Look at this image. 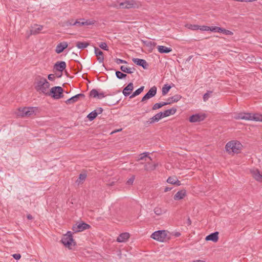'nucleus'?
<instances>
[{
	"label": "nucleus",
	"mask_w": 262,
	"mask_h": 262,
	"mask_svg": "<svg viewBox=\"0 0 262 262\" xmlns=\"http://www.w3.org/2000/svg\"><path fill=\"white\" fill-rule=\"evenodd\" d=\"M109 6L117 9H130L138 8L141 6V4L135 0H117Z\"/></svg>",
	"instance_id": "nucleus-1"
},
{
	"label": "nucleus",
	"mask_w": 262,
	"mask_h": 262,
	"mask_svg": "<svg viewBox=\"0 0 262 262\" xmlns=\"http://www.w3.org/2000/svg\"><path fill=\"white\" fill-rule=\"evenodd\" d=\"M49 87L50 83L46 78L39 77L36 80L35 88L37 92L47 95L49 91Z\"/></svg>",
	"instance_id": "nucleus-2"
},
{
	"label": "nucleus",
	"mask_w": 262,
	"mask_h": 262,
	"mask_svg": "<svg viewBox=\"0 0 262 262\" xmlns=\"http://www.w3.org/2000/svg\"><path fill=\"white\" fill-rule=\"evenodd\" d=\"M242 147L241 143L237 141H231L226 145V149L229 153H238Z\"/></svg>",
	"instance_id": "nucleus-3"
},
{
	"label": "nucleus",
	"mask_w": 262,
	"mask_h": 262,
	"mask_svg": "<svg viewBox=\"0 0 262 262\" xmlns=\"http://www.w3.org/2000/svg\"><path fill=\"white\" fill-rule=\"evenodd\" d=\"M63 90L60 86H54L49 91L47 95L51 96L55 99H59L63 97Z\"/></svg>",
	"instance_id": "nucleus-4"
},
{
	"label": "nucleus",
	"mask_w": 262,
	"mask_h": 262,
	"mask_svg": "<svg viewBox=\"0 0 262 262\" xmlns=\"http://www.w3.org/2000/svg\"><path fill=\"white\" fill-rule=\"evenodd\" d=\"M61 241L64 246L70 249L72 245L74 246L75 245V242L73 238L72 233L71 231H68L67 234H64Z\"/></svg>",
	"instance_id": "nucleus-5"
},
{
	"label": "nucleus",
	"mask_w": 262,
	"mask_h": 262,
	"mask_svg": "<svg viewBox=\"0 0 262 262\" xmlns=\"http://www.w3.org/2000/svg\"><path fill=\"white\" fill-rule=\"evenodd\" d=\"M168 232L166 230H158L154 232L151 235V237L158 241L163 242L168 239L167 237Z\"/></svg>",
	"instance_id": "nucleus-6"
},
{
	"label": "nucleus",
	"mask_w": 262,
	"mask_h": 262,
	"mask_svg": "<svg viewBox=\"0 0 262 262\" xmlns=\"http://www.w3.org/2000/svg\"><path fill=\"white\" fill-rule=\"evenodd\" d=\"M90 228V226L89 224H87L85 223L82 222L78 224H76L73 225L72 227V230L75 232H81L84 230L89 229Z\"/></svg>",
	"instance_id": "nucleus-7"
},
{
	"label": "nucleus",
	"mask_w": 262,
	"mask_h": 262,
	"mask_svg": "<svg viewBox=\"0 0 262 262\" xmlns=\"http://www.w3.org/2000/svg\"><path fill=\"white\" fill-rule=\"evenodd\" d=\"M252 114L249 113H239L235 114L234 118L235 119H243L246 120H252Z\"/></svg>",
	"instance_id": "nucleus-8"
},
{
	"label": "nucleus",
	"mask_w": 262,
	"mask_h": 262,
	"mask_svg": "<svg viewBox=\"0 0 262 262\" xmlns=\"http://www.w3.org/2000/svg\"><path fill=\"white\" fill-rule=\"evenodd\" d=\"M157 93V88L155 86L150 89L148 92L143 97L141 102H145L147 100L154 97Z\"/></svg>",
	"instance_id": "nucleus-9"
},
{
	"label": "nucleus",
	"mask_w": 262,
	"mask_h": 262,
	"mask_svg": "<svg viewBox=\"0 0 262 262\" xmlns=\"http://www.w3.org/2000/svg\"><path fill=\"white\" fill-rule=\"evenodd\" d=\"M205 118V115H201L198 114H196L191 116L189 117V120L191 123H195L204 120Z\"/></svg>",
	"instance_id": "nucleus-10"
},
{
	"label": "nucleus",
	"mask_w": 262,
	"mask_h": 262,
	"mask_svg": "<svg viewBox=\"0 0 262 262\" xmlns=\"http://www.w3.org/2000/svg\"><path fill=\"white\" fill-rule=\"evenodd\" d=\"M250 172L256 181L262 182V173H260L257 169H251Z\"/></svg>",
	"instance_id": "nucleus-11"
},
{
	"label": "nucleus",
	"mask_w": 262,
	"mask_h": 262,
	"mask_svg": "<svg viewBox=\"0 0 262 262\" xmlns=\"http://www.w3.org/2000/svg\"><path fill=\"white\" fill-rule=\"evenodd\" d=\"M43 26L37 24H34L31 27L30 35H36L42 30Z\"/></svg>",
	"instance_id": "nucleus-12"
},
{
	"label": "nucleus",
	"mask_w": 262,
	"mask_h": 262,
	"mask_svg": "<svg viewBox=\"0 0 262 262\" xmlns=\"http://www.w3.org/2000/svg\"><path fill=\"white\" fill-rule=\"evenodd\" d=\"M68 47L67 42L63 41L58 43L55 49V52L57 54H60L63 51V50Z\"/></svg>",
	"instance_id": "nucleus-13"
},
{
	"label": "nucleus",
	"mask_w": 262,
	"mask_h": 262,
	"mask_svg": "<svg viewBox=\"0 0 262 262\" xmlns=\"http://www.w3.org/2000/svg\"><path fill=\"white\" fill-rule=\"evenodd\" d=\"M89 96L93 98H97L99 99H101L105 97L103 93H99L96 89L92 90L90 92Z\"/></svg>",
	"instance_id": "nucleus-14"
},
{
	"label": "nucleus",
	"mask_w": 262,
	"mask_h": 262,
	"mask_svg": "<svg viewBox=\"0 0 262 262\" xmlns=\"http://www.w3.org/2000/svg\"><path fill=\"white\" fill-rule=\"evenodd\" d=\"M134 89V84L132 82L129 83L122 91L123 94L126 97L129 96Z\"/></svg>",
	"instance_id": "nucleus-15"
},
{
	"label": "nucleus",
	"mask_w": 262,
	"mask_h": 262,
	"mask_svg": "<svg viewBox=\"0 0 262 262\" xmlns=\"http://www.w3.org/2000/svg\"><path fill=\"white\" fill-rule=\"evenodd\" d=\"M133 61L138 66H141L144 69H147L148 66V64L147 63L145 60L139 59V58H133Z\"/></svg>",
	"instance_id": "nucleus-16"
},
{
	"label": "nucleus",
	"mask_w": 262,
	"mask_h": 262,
	"mask_svg": "<svg viewBox=\"0 0 262 262\" xmlns=\"http://www.w3.org/2000/svg\"><path fill=\"white\" fill-rule=\"evenodd\" d=\"M66 68V63L64 61H58L54 66V69L62 72Z\"/></svg>",
	"instance_id": "nucleus-17"
},
{
	"label": "nucleus",
	"mask_w": 262,
	"mask_h": 262,
	"mask_svg": "<svg viewBox=\"0 0 262 262\" xmlns=\"http://www.w3.org/2000/svg\"><path fill=\"white\" fill-rule=\"evenodd\" d=\"M186 195V191L185 189L178 191L173 196L174 200H180L183 199Z\"/></svg>",
	"instance_id": "nucleus-18"
},
{
	"label": "nucleus",
	"mask_w": 262,
	"mask_h": 262,
	"mask_svg": "<svg viewBox=\"0 0 262 262\" xmlns=\"http://www.w3.org/2000/svg\"><path fill=\"white\" fill-rule=\"evenodd\" d=\"M129 236L130 235L128 233H122L119 235L116 241L119 243L125 242L129 238Z\"/></svg>",
	"instance_id": "nucleus-19"
},
{
	"label": "nucleus",
	"mask_w": 262,
	"mask_h": 262,
	"mask_svg": "<svg viewBox=\"0 0 262 262\" xmlns=\"http://www.w3.org/2000/svg\"><path fill=\"white\" fill-rule=\"evenodd\" d=\"M219 232H215L214 233H212L210 234L207 235L205 239L206 241H211L213 242H216L219 239Z\"/></svg>",
	"instance_id": "nucleus-20"
},
{
	"label": "nucleus",
	"mask_w": 262,
	"mask_h": 262,
	"mask_svg": "<svg viewBox=\"0 0 262 262\" xmlns=\"http://www.w3.org/2000/svg\"><path fill=\"white\" fill-rule=\"evenodd\" d=\"M95 53L97 57V60L99 63H102L104 60L103 52L98 48L95 47Z\"/></svg>",
	"instance_id": "nucleus-21"
},
{
	"label": "nucleus",
	"mask_w": 262,
	"mask_h": 262,
	"mask_svg": "<svg viewBox=\"0 0 262 262\" xmlns=\"http://www.w3.org/2000/svg\"><path fill=\"white\" fill-rule=\"evenodd\" d=\"M167 182L169 184L176 185L177 186H180L181 184V182L178 180L177 177L175 176L169 177L167 179Z\"/></svg>",
	"instance_id": "nucleus-22"
},
{
	"label": "nucleus",
	"mask_w": 262,
	"mask_h": 262,
	"mask_svg": "<svg viewBox=\"0 0 262 262\" xmlns=\"http://www.w3.org/2000/svg\"><path fill=\"white\" fill-rule=\"evenodd\" d=\"M81 20L82 21H80L77 20L76 21H74V23H73V26H88L94 24V22L93 21H90L88 20L84 21V19H81Z\"/></svg>",
	"instance_id": "nucleus-23"
},
{
	"label": "nucleus",
	"mask_w": 262,
	"mask_h": 262,
	"mask_svg": "<svg viewBox=\"0 0 262 262\" xmlns=\"http://www.w3.org/2000/svg\"><path fill=\"white\" fill-rule=\"evenodd\" d=\"M163 116L162 115V112H160L158 114H157L156 115H155L152 118H150L149 120V122L150 124L154 123L156 122H158L160 119L163 118Z\"/></svg>",
	"instance_id": "nucleus-24"
},
{
	"label": "nucleus",
	"mask_w": 262,
	"mask_h": 262,
	"mask_svg": "<svg viewBox=\"0 0 262 262\" xmlns=\"http://www.w3.org/2000/svg\"><path fill=\"white\" fill-rule=\"evenodd\" d=\"M177 109L174 107H172L170 109L167 110L164 112H162V115L163 118L168 117L171 115H173L176 113Z\"/></svg>",
	"instance_id": "nucleus-25"
},
{
	"label": "nucleus",
	"mask_w": 262,
	"mask_h": 262,
	"mask_svg": "<svg viewBox=\"0 0 262 262\" xmlns=\"http://www.w3.org/2000/svg\"><path fill=\"white\" fill-rule=\"evenodd\" d=\"M157 49L160 53H168L172 51L171 48L163 46H158Z\"/></svg>",
	"instance_id": "nucleus-26"
},
{
	"label": "nucleus",
	"mask_w": 262,
	"mask_h": 262,
	"mask_svg": "<svg viewBox=\"0 0 262 262\" xmlns=\"http://www.w3.org/2000/svg\"><path fill=\"white\" fill-rule=\"evenodd\" d=\"M181 96L180 95H176L172 97H169L168 99V102L166 103L167 104H169L174 102H178L181 99Z\"/></svg>",
	"instance_id": "nucleus-27"
},
{
	"label": "nucleus",
	"mask_w": 262,
	"mask_h": 262,
	"mask_svg": "<svg viewBox=\"0 0 262 262\" xmlns=\"http://www.w3.org/2000/svg\"><path fill=\"white\" fill-rule=\"evenodd\" d=\"M143 43L151 51L156 46V43L149 40H143Z\"/></svg>",
	"instance_id": "nucleus-28"
},
{
	"label": "nucleus",
	"mask_w": 262,
	"mask_h": 262,
	"mask_svg": "<svg viewBox=\"0 0 262 262\" xmlns=\"http://www.w3.org/2000/svg\"><path fill=\"white\" fill-rule=\"evenodd\" d=\"M27 107L19 108L17 112V115L19 117H26Z\"/></svg>",
	"instance_id": "nucleus-29"
},
{
	"label": "nucleus",
	"mask_w": 262,
	"mask_h": 262,
	"mask_svg": "<svg viewBox=\"0 0 262 262\" xmlns=\"http://www.w3.org/2000/svg\"><path fill=\"white\" fill-rule=\"evenodd\" d=\"M120 70L122 72H123L124 73H128V74H132L135 70V68H129L126 67H125L124 66H121Z\"/></svg>",
	"instance_id": "nucleus-30"
},
{
	"label": "nucleus",
	"mask_w": 262,
	"mask_h": 262,
	"mask_svg": "<svg viewBox=\"0 0 262 262\" xmlns=\"http://www.w3.org/2000/svg\"><path fill=\"white\" fill-rule=\"evenodd\" d=\"M144 86H142L140 88L138 89L129 96V98H133L139 95L140 94H141L143 92V91L144 90Z\"/></svg>",
	"instance_id": "nucleus-31"
},
{
	"label": "nucleus",
	"mask_w": 262,
	"mask_h": 262,
	"mask_svg": "<svg viewBox=\"0 0 262 262\" xmlns=\"http://www.w3.org/2000/svg\"><path fill=\"white\" fill-rule=\"evenodd\" d=\"M252 120L262 122V115L258 113L252 114Z\"/></svg>",
	"instance_id": "nucleus-32"
},
{
	"label": "nucleus",
	"mask_w": 262,
	"mask_h": 262,
	"mask_svg": "<svg viewBox=\"0 0 262 262\" xmlns=\"http://www.w3.org/2000/svg\"><path fill=\"white\" fill-rule=\"evenodd\" d=\"M89 45V43L86 42L78 41L76 42V46L78 49H83L86 48Z\"/></svg>",
	"instance_id": "nucleus-33"
},
{
	"label": "nucleus",
	"mask_w": 262,
	"mask_h": 262,
	"mask_svg": "<svg viewBox=\"0 0 262 262\" xmlns=\"http://www.w3.org/2000/svg\"><path fill=\"white\" fill-rule=\"evenodd\" d=\"M166 105H167V103H166V102H161V103H155L153 105L152 110H156L159 109V108L162 107V106Z\"/></svg>",
	"instance_id": "nucleus-34"
},
{
	"label": "nucleus",
	"mask_w": 262,
	"mask_h": 262,
	"mask_svg": "<svg viewBox=\"0 0 262 262\" xmlns=\"http://www.w3.org/2000/svg\"><path fill=\"white\" fill-rule=\"evenodd\" d=\"M86 178V174L85 173H80L78 179L76 181V183H78V184H79L80 183H82L85 180Z\"/></svg>",
	"instance_id": "nucleus-35"
},
{
	"label": "nucleus",
	"mask_w": 262,
	"mask_h": 262,
	"mask_svg": "<svg viewBox=\"0 0 262 262\" xmlns=\"http://www.w3.org/2000/svg\"><path fill=\"white\" fill-rule=\"evenodd\" d=\"M78 100V98H77L76 95L72 97L71 98L68 99L67 101H66V103L68 104H72Z\"/></svg>",
	"instance_id": "nucleus-36"
},
{
	"label": "nucleus",
	"mask_w": 262,
	"mask_h": 262,
	"mask_svg": "<svg viewBox=\"0 0 262 262\" xmlns=\"http://www.w3.org/2000/svg\"><path fill=\"white\" fill-rule=\"evenodd\" d=\"M35 107H27L26 117H30L35 114Z\"/></svg>",
	"instance_id": "nucleus-37"
},
{
	"label": "nucleus",
	"mask_w": 262,
	"mask_h": 262,
	"mask_svg": "<svg viewBox=\"0 0 262 262\" xmlns=\"http://www.w3.org/2000/svg\"><path fill=\"white\" fill-rule=\"evenodd\" d=\"M97 116L96 111H93L91 112L87 116L89 120L90 121L93 120Z\"/></svg>",
	"instance_id": "nucleus-38"
},
{
	"label": "nucleus",
	"mask_w": 262,
	"mask_h": 262,
	"mask_svg": "<svg viewBox=\"0 0 262 262\" xmlns=\"http://www.w3.org/2000/svg\"><path fill=\"white\" fill-rule=\"evenodd\" d=\"M185 27L192 30H197L201 27V26L199 25L191 24H187Z\"/></svg>",
	"instance_id": "nucleus-39"
},
{
	"label": "nucleus",
	"mask_w": 262,
	"mask_h": 262,
	"mask_svg": "<svg viewBox=\"0 0 262 262\" xmlns=\"http://www.w3.org/2000/svg\"><path fill=\"white\" fill-rule=\"evenodd\" d=\"M171 86L170 85H168V84H165L164 86L162 88V95H165L166 94H167Z\"/></svg>",
	"instance_id": "nucleus-40"
},
{
	"label": "nucleus",
	"mask_w": 262,
	"mask_h": 262,
	"mask_svg": "<svg viewBox=\"0 0 262 262\" xmlns=\"http://www.w3.org/2000/svg\"><path fill=\"white\" fill-rule=\"evenodd\" d=\"M116 77L120 79H123L124 78H125L127 75L125 74H124L120 71H116Z\"/></svg>",
	"instance_id": "nucleus-41"
},
{
	"label": "nucleus",
	"mask_w": 262,
	"mask_h": 262,
	"mask_svg": "<svg viewBox=\"0 0 262 262\" xmlns=\"http://www.w3.org/2000/svg\"><path fill=\"white\" fill-rule=\"evenodd\" d=\"M220 33H223L224 34L228 35H232L233 34V33L231 32V31H229L228 30H226L224 28H221Z\"/></svg>",
	"instance_id": "nucleus-42"
},
{
	"label": "nucleus",
	"mask_w": 262,
	"mask_h": 262,
	"mask_svg": "<svg viewBox=\"0 0 262 262\" xmlns=\"http://www.w3.org/2000/svg\"><path fill=\"white\" fill-rule=\"evenodd\" d=\"M154 212L156 214L158 215H160L163 213V211L161 208L159 207H156L154 209Z\"/></svg>",
	"instance_id": "nucleus-43"
},
{
	"label": "nucleus",
	"mask_w": 262,
	"mask_h": 262,
	"mask_svg": "<svg viewBox=\"0 0 262 262\" xmlns=\"http://www.w3.org/2000/svg\"><path fill=\"white\" fill-rule=\"evenodd\" d=\"M221 27H211L210 31L214 32H220Z\"/></svg>",
	"instance_id": "nucleus-44"
},
{
	"label": "nucleus",
	"mask_w": 262,
	"mask_h": 262,
	"mask_svg": "<svg viewBox=\"0 0 262 262\" xmlns=\"http://www.w3.org/2000/svg\"><path fill=\"white\" fill-rule=\"evenodd\" d=\"M212 93L211 91H208L205 93L203 96V99L204 101H206L210 97V94Z\"/></svg>",
	"instance_id": "nucleus-45"
},
{
	"label": "nucleus",
	"mask_w": 262,
	"mask_h": 262,
	"mask_svg": "<svg viewBox=\"0 0 262 262\" xmlns=\"http://www.w3.org/2000/svg\"><path fill=\"white\" fill-rule=\"evenodd\" d=\"M99 47L102 49L107 51L108 50V47L105 42H101Z\"/></svg>",
	"instance_id": "nucleus-46"
},
{
	"label": "nucleus",
	"mask_w": 262,
	"mask_h": 262,
	"mask_svg": "<svg viewBox=\"0 0 262 262\" xmlns=\"http://www.w3.org/2000/svg\"><path fill=\"white\" fill-rule=\"evenodd\" d=\"M148 152H143L140 155V157L138 160H144L145 158L147 157Z\"/></svg>",
	"instance_id": "nucleus-47"
},
{
	"label": "nucleus",
	"mask_w": 262,
	"mask_h": 262,
	"mask_svg": "<svg viewBox=\"0 0 262 262\" xmlns=\"http://www.w3.org/2000/svg\"><path fill=\"white\" fill-rule=\"evenodd\" d=\"M74 23V19H70L65 22V25L67 27L69 26H73V23Z\"/></svg>",
	"instance_id": "nucleus-48"
},
{
	"label": "nucleus",
	"mask_w": 262,
	"mask_h": 262,
	"mask_svg": "<svg viewBox=\"0 0 262 262\" xmlns=\"http://www.w3.org/2000/svg\"><path fill=\"white\" fill-rule=\"evenodd\" d=\"M134 180H135V176H133L130 178H129L127 181L126 184L128 185H132Z\"/></svg>",
	"instance_id": "nucleus-49"
},
{
	"label": "nucleus",
	"mask_w": 262,
	"mask_h": 262,
	"mask_svg": "<svg viewBox=\"0 0 262 262\" xmlns=\"http://www.w3.org/2000/svg\"><path fill=\"white\" fill-rule=\"evenodd\" d=\"M115 62L117 64H120V63H127V62L125 60L119 59V58H116L115 59Z\"/></svg>",
	"instance_id": "nucleus-50"
},
{
	"label": "nucleus",
	"mask_w": 262,
	"mask_h": 262,
	"mask_svg": "<svg viewBox=\"0 0 262 262\" xmlns=\"http://www.w3.org/2000/svg\"><path fill=\"white\" fill-rule=\"evenodd\" d=\"M200 30L204 31H210V27L203 26L201 28L200 27Z\"/></svg>",
	"instance_id": "nucleus-51"
},
{
	"label": "nucleus",
	"mask_w": 262,
	"mask_h": 262,
	"mask_svg": "<svg viewBox=\"0 0 262 262\" xmlns=\"http://www.w3.org/2000/svg\"><path fill=\"white\" fill-rule=\"evenodd\" d=\"M12 256L16 260H18L20 258L21 255L20 254H14L12 255Z\"/></svg>",
	"instance_id": "nucleus-52"
},
{
	"label": "nucleus",
	"mask_w": 262,
	"mask_h": 262,
	"mask_svg": "<svg viewBox=\"0 0 262 262\" xmlns=\"http://www.w3.org/2000/svg\"><path fill=\"white\" fill-rule=\"evenodd\" d=\"M95 111H96V113L98 115V114H100L102 113L103 108L102 107H98L97 109L95 110Z\"/></svg>",
	"instance_id": "nucleus-53"
},
{
	"label": "nucleus",
	"mask_w": 262,
	"mask_h": 262,
	"mask_svg": "<svg viewBox=\"0 0 262 262\" xmlns=\"http://www.w3.org/2000/svg\"><path fill=\"white\" fill-rule=\"evenodd\" d=\"M48 77L49 80L51 81H53L55 79V76L53 74H49Z\"/></svg>",
	"instance_id": "nucleus-54"
},
{
	"label": "nucleus",
	"mask_w": 262,
	"mask_h": 262,
	"mask_svg": "<svg viewBox=\"0 0 262 262\" xmlns=\"http://www.w3.org/2000/svg\"><path fill=\"white\" fill-rule=\"evenodd\" d=\"M77 98L79 99L80 98H84L85 97V95L83 94L80 93L76 95Z\"/></svg>",
	"instance_id": "nucleus-55"
},
{
	"label": "nucleus",
	"mask_w": 262,
	"mask_h": 262,
	"mask_svg": "<svg viewBox=\"0 0 262 262\" xmlns=\"http://www.w3.org/2000/svg\"><path fill=\"white\" fill-rule=\"evenodd\" d=\"M27 217L28 220L33 219V216L30 214H27Z\"/></svg>",
	"instance_id": "nucleus-56"
},
{
	"label": "nucleus",
	"mask_w": 262,
	"mask_h": 262,
	"mask_svg": "<svg viewBox=\"0 0 262 262\" xmlns=\"http://www.w3.org/2000/svg\"><path fill=\"white\" fill-rule=\"evenodd\" d=\"M171 188H169V187H166V188H165V189H164V192H168V191H169L171 190Z\"/></svg>",
	"instance_id": "nucleus-57"
},
{
	"label": "nucleus",
	"mask_w": 262,
	"mask_h": 262,
	"mask_svg": "<svg viewBox=\"0 0 262 262\" xmlns=\"http://www.w3.org/2000/svg\"><path fill=\"white\" fill-rule=\"evenodd\" d=\"M180 235H181L180 233L178 232H177L174 233V236L176 237H179L180 236Z\"/></svg>",
	"instance_id": "nucleus-58"
},
{
	"label": "nucleus",
	"mask_w": 262,
	"mask_h": 262,
	"mask_svg": "<svg viewBox=\"0 0 262 262\" xmlns=\"http://www.w3.org/2000/svg\"><path fill=\"white\" fill-rule=\"evenodd\" d=\"M187 224L188 225H190L191 224V221L189 217H188V219H187Z\"/></svg>",
	"instance_id": "nucleus-59"
},
{
	"label": "nucleus",
	"mask_w": 262,
	"mask_h": 262,
	"mask_svg": "<svg viewBox=\"0 0 262 262\" xmlns=\"http://www.w3.org/2000/svg\"><path fill=\"white\" fill-rule=\"evenodd\" d=\"M115 181H112V182H110V183H108V185L109 186H113L115 184Z\"/></svg>",
	"instance_id": "nucleus-60"
},
{
	"label": "nucleus",
	"mask_w": 262,
	"mask_h": 262,
	"mask_svg": "<svg viewBox=\"0 0 262 262\" xmlns=\"http://www.w3.org/2000/svg\"><path fill=\"white\" fill-rule=\"evenodd\" d=\"M192 58V56H189L188 58L186 59L187 61H189L191 58Z\"/></svg>",
	"instance_id": "nucleus-61"
},
{
	"label": "nucleus",
	"mask_w": 262,
	"mask_h": 262,
	"mask_svg": "<svg viewBox=\"0 0 262 262\" xmlns=\"http://www.w3.org/2000/svg\"><path fill=\"white\" fill-rule=\"evenodd\" d=\"M192 262H205V261L203 260H196L193 261Z\"/></svg>",
	"instance_id": "nucleus-62"
},
{
	"label": "nucleus",
	"mask_w": 262,
	"mask_h": 262,
	"mask_svg": "<svg viewBox=\"0 0 262 262\" xmlns=\"http://www.w3.org/2000/svg\"><path fill=\"white\" fill-rule=\"evenodd\" d=\"M62 76V74H61L60 75V74H58V76H57L58 78H60Z\"/></svg>",
	"instance_id": "nucleus-63"
},
{
	"label": "nucleus",
	"mask_w": 262,
	"mask_h": 262,
	"mask_svg": "<svg viewBox=\"0 0 262 262\" xmlns=\"http://www.w3.org/2000/svg\"><path fill=\"white\" fill-rule=\"evenodd\" d=\"M62 76V74H61L60 75V74H58V76H57L58 78H60Z\"/></svg>",
	"instance_id": "nucleus-64"
}]
</instances>
